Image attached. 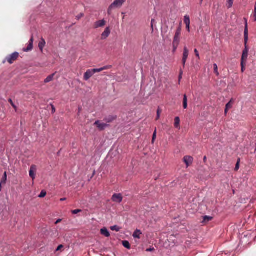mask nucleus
Listing matches in <instances>:
<instances>
[{
  "label": "nucleus",
  "instance_id": "nucleus-1",
  "mask_svg": "<svg viewBox=\"0 0 256 256\" xmlns=\"http://www.w3.org/2000/svg\"><path fill=\"white\" fill-rule=\"evenodd\" d=\"M245 20V26H244V48L242 51V54L241 58V61L242 62H246L248 56V47L247 43L248 42V23L246 19Z\"/></svg>",
  "mask_w": 256,
  "mask_h": 256
},
{
  "label": "nucleus",
  "instance_id": "nucleus-2",
  "mask_svg": "<svg viewBox=\"0 0 256 256\" xmlns=\"http://www.w3.org/2000/svg\"><path fill=\"white\" fill-rule=\"evenodd\" d=\"M126 0H114V1L109 6L108 9V14L110 16L112 10L116 8H119L122 7Z\"/></svg>",
  "mask_w": 256,
  "mask_h": 256
},
{
  "label": "nucleus",
  "instance_id": "nucleus-3",
  "mask_svg": "<svg viewBox=\"0 0 256 256\" xmlns=\"http://www.w3.org/2000/svg\"><path fill=\"white\" fill-rule=\"evenodd\" d=\"M181 30V26L180 24L176 32L172 43L180 44Z\"/></svg>",
  "mask_w": 256,
  "mask_h": 256
},
{
  "label": "nucleus",
  "instance_id": "nucleus-4",
  "mask_svg": "<svg viewBox=\"0 0 256 256\" xmlns=\"http://www.w3.org/2000/svg\"><path fill=\"white\" fill-rule=\"evenodd\" d=\"M18 56L19 54L17 52H14L12 54L6 57V60L9 64H12L14 61L17 60Z\"/></svg>",
  "mask_w": 256,
  "mask_h": 256
},
{
  "label": "nucleus",
  "instance_id": "nucleus-5",
  "mask_svg": "<svg viewBox=\"0 0 256 256\" xmlns=\"http://www.w3.org/2000/svg\"><path fill=\"white\" fill-rule=\"evenodd\" d=\"M36 170L37 168L36 165L31 166L29 171V175L32 180H34L36 178Z\"/></svg>",
  "mask_w": 256,
  "mask_h": 256
},
{
  "label": "nucleus",
  "instance_id": "nucleus-6",
  "mask_svg": "<svg viewBox=\"0 0 256 256\" xmlns=\"http://www.w3.org/2000/svg\"><path fill=\"white\" fill-rule=\"evenodd\" d=\"M94 74L93 69L88 70L84 74V79L87 81Z\"/></svg>",
  "mask_w": 256,
  "mask_h": 256
},
{
  "label": "nucleus",
  "instance_id": "nucleus-7",
  "mask_svg": "<svg viewBox=\"0 0 256 256\" xmlns=\"http://www.w3.org/2000/svg\"><path fill=\"white\" fill-rule=\"evenodd\" d=\"M106 24V22L104 20H100L96 22L94 24V28L96 29L98 28L104 27Z\"/></svg>",
  "mask_w": 256,
  "mask_h": 256
},
{
  "label": "nucleus",
  "instance_id": "nucleus-8",
  "mask_svg": "<svg viewBox=\"0 0 256 256\" xmlns=\"http://www.w3.org/2000/svg\"><path fill=\"white\" fill-rule=\"evenodd\" d=\"M193 158L190 156H185L183 158V160L184 162L186 164V168L188 167L190 165H191L193 162Z\"/></svg>",
  "mask_w": 256,
  "mask_h": 256
},
{
  "label": "nucleus",
  "instance_id": "nucleus-9",
  "mask_svg": "<svg viewBox=\"0 0 256 256\" xmlns=\"http://www.w3.org/2000/svg\"><path fill=\"white\" fill-rule=\"evenodd\" d=\"M112 200L114 202L120 203L122 200V196L120 194H115L112 196Z\"/></svg>",
  "mask_w": 256,
  "mask_h": 256
},
{
  "label": "nucleus",
  "instance_id": "nucleus-10",
  "mask_svg": "<svg viewBox=\"0 0 256 256\" xmlns=\"http://www.w3.org/2000/svg\"><path fill=\"white\" fill-rule=\"evenodd\" d=\"M94 124L100 130H103L108 126V125L106 124L100 123L99 120H96L94 123Z\"/></svg>",
  "mask_w": 256,
  "mask_h": 256
},
{
  "label": "nucleus",
  "instance_id": "nucleus-11",
  "mask_svg": "<svg viewBox=\"0 0 256 256\" xmlns=\"http://www.w3.org/2000/svg\"><path fill=\"white\" fill-rule=\"evenodd\" d=\"M110 30L109 27H107L105 28L104 32L101 35V39L102 40H106L110 34Z\"/></svg>",
  "mask_w": 256,
  "mask_h": 256
},
{
  "label": "nucleus",
  "instance_id": "nucleus-12",
  "mask_svg": "<svg viewBox=\"0 0 256 256\" xmlns=\"http://www.w3.org/2000/svg\"><path fill=\"white\" fill-rule=\"evenodd\" d=\"M188 56V50L186 47H184V52H183V56L182 59V62L184 66L185 65L186 59Z\"/></svg>",
  "mask_w": 256,
  "mask_h": 256
},
{
  "label": "nucleus",
  "instance_id": "nucleus-13",
  "mask_svg": "<svg viewBox=\"0 0 256 256\" xmlns=\"http://www.w3.org/2000/svg\"><path fill=\"white\" fill-rule=\"evenodd\" d=\"M184 22L186 25V28L190 32V19L188 16L186 15L184 16Z\"/></svg>",
  "mask_w": 256,
  "mask_h": 256
},
{
  "label": "nucleus",
  "instance_id": "nucleus-14",
  "mask_svg": "<svg viewBox=\"0 0 256 256\" xmlns=\"http://www.w3.org/2000/svg\"><path fill=\"white\" fill-rule=\"evenodd\" d=\"M46 45V42L43 38H40V40L38 44V48L41 52H42L43 49Z\"/></svg>",
  "mask_w": 256,
  "mask_h": 256
},
{
  "label": "nucleus",
  "instance_id": "nucleus-15",
  "mask_svg": "<svg viewBox=\"0 0 256 256\" xmlns=\"http://www.w3.org/2000/svg\"><path fill=\"white\" fill-rule=\"evenodd\" d=\"M112 66H104L102 68H94L93 69L94 71V74L96 73V72H100L104 70H108V69H109L110 68H111Z\"/></svg>",
  "mask_w": 256,
  "mask_h": 256
},
{
  "label": "nucleus",
  "instance_id": "nucleus-16",
  "mask_svg": "<svg viewBox=\"0 0 256 256\" xmlns=\"http://www.w3.org/2000/svg\"><path fill=\"white\" fill-rule=\"evenodd\" d=\"M101 234L104 236L106 237H109L110 232L106 228H103L100 230Z\"/></svg>",
  "mask_w": 256,
  "mask_h": 256
},
{
  "label": "nucleus",
  "instance_id": "nucleus-17",
  "mask_svg": "<svg viewBox=\"0 0 256 256\" xmlns=\"http://www.w3.org/2000/svg\"><path fill=\"white\" fill-rule=\"evenodd\" d=\"M54 74L50 75L48 76L44 80V83H48L52 80Z\"/></svg>",
  "mask_w": 256,
  "mask_h": 256
},
{
  "label": "nucleus",
  "instance_id": "nucleus-18",
  "mask_svg": "<svg viewBox=\"0 0 256 256\" xmlns=\"http://www.w3.org/2000/svg\"><path fill=\"white\" fill-rule=\"evenodd\" d=\"M142 234L140 230H136L133 234V237L134 238H140V236Z\"/></svg>",
  "mask_w": 256,
  "mask_h": 256
},
{
  "label": "nucleus",
  "instance_id": "nucleus-19",
  "mask_svg": "<svg viewBox=\"0 0 256 256\" xmlns=\"http://www.w3.org/2000/svg\"><path fill=\"white\" fill-rule=\"evenodd\" d=\"M212 219V217L210 216H204L203 217L202 223H206L210 221Z\"/></svg>",
  "mask_w": 256,
  "mask_h": 256
},
{
  "label": "nucleus",
  "instance_id": "nucleus-20",
  "mask_svg": "<svg viewBox=\"0 0 256 256\" xmlns=\"http://www.w3.org/2000/svg\"><path fill=\"white\" fill-rule=\"evenodd\" d=\"M187 102H188L187 96L186 94H184V100H183V108L184 109H186L188 107Z\"/></svg>",
  "mask_w": 256,
  "mask_h": 256
},
{
  "label": "nucleus",
  "instance_id": "nucleus-21",
  "mask_svg": "<svg viewBox=\"0 0 256 256\" xmlns=\"http://www.w3.org/2000/svg\"><path fill=\"white\" fill-rule=\"evenodd\" d=\"M180 120L178 117H176L174 118V126L176 128L180 127Z\"/></svg>",
  "mask_w": 256,
  "mask_h": 256
},
{
  "label": "nucleus",
  "instance_id": "nucleus-22",
  "mask_svg": "<svg viewBox=\"0 0 256 256\" xmlns=\"http://www.w3.org/2000/svg\"><path fill=\"white\" fill-rule=\"evenodd\" d=\"M122 245L124 247L127 248L128 249H130V246L129 242L127 240H124L122 242Z\"/></svg>",
  "mask_w": 256,
  "mask_h": 256
},
{
  "label": "nucleus",
  "instance_id": "nucleus-23",
  "mask_svg": "<svg viewBox=\"0 0 256 256\" xmlns=\"http://www.w3.org/2000/svg\"><path fill=\"white\" fill-rule=\"evenodd\" d=\"M7 180V176H6V172H4V176L2 179L0 184H5Z\"/></svg>",
  "mask_w": 256,
  "mask_h": 256
},
{
  "label": "nucleus",
  "instance_id": "nucleus-24",
  "mask_svg": "<svg viewBox=\"0 0 256 256\" xmlns=\"http://www.w3.org/2000/svg\"><path fill=\"white\" fill-rule=\"evenodd\" d=\"M110 228L111 230H115L116 232H119L120 230V228L116 225L110 226Z\"/></svg>",
  "mask_w": 256,
  "mask_h": 256
},
{
  "label": "nucleus",
  "instance_id": "nucleus-25",
  "mask_svg": "<svg viewBox=\"0 0 256 256\" xmlns=\"http://www.w3.org/2000/svg\"><path fill=\"white\" fill-rule=\"evenodd\" d=\"M33 48V45L31 44H28V46H27L26 48L24 49V52H28L31 50Z\"/></svg>",
  "mask_w": 256,
  "mask_h": 256
},
{
  "label": "nucleus",
  "instance_id": "nucleus-26",
  "mask_svg": "<svg viewBox=\"0 0 256 256\" xmlns=\"http://www.w3.org/2000/svg\"><path fill=\"white\" fill-rule=\"evenodd\" d=\"M232 106V100H231L226 106V109H230Z\"/></svg>",
  "mask_w": 256,
  "mask_h": 256
},
{
  "label": "nucleus",
  "instance_id": "nucleus-27",
  "mask_svg": "<svg viewBox=\"0 0 256 256\" xmlns=\"http://www.w3.org/2000/svg\"><path fill=\"white\" fill-rule=\"evenodd\" d=\"M214 72L216 74V76L219 75V73L218 72V68L216 64H214Z\"/></svg>",
  "mask_w": 256,
  "mask_h": 256
},
{
  "label": "nucleus",
  "instance_id": "nucleus-28",
  "mask_svg": "<svg viewBox=\"0 0 256 256\" xmlns=\"http://www.w3.org/2000/svg\"><path fill=\"white\" fill-rule=\"evenodd\" d=\"M46 192L45 190H42L40 194L38 196V197L40 198H44L46 196Z\"/></svg>",
  "mask_w": 256,
  "mask_h": 256
},
{
  "label": "nucleus",
  "instance_id": "nucleus-29",
  "mask_svg": "<svg viewBox=\"0 0 256 256\" xmlns=\"http://www.w3.org/2000/svg\"><path fill=\"white\" fill-rule=\"evenodd\" d=\"M178 45H179V44H178L172 43V47H173L172 52H176Z\"/></svg>",
  "mask_w": 256,
  "mask_h": 256
},
{
  "label": "nucleus",
  "instance_id": "nucleus-30",
  "mask_svg": "<svg viewBox=\"0 0 256 256\" xmlns=\"http://www.w3.org/2000/svg\"><path fill=\"white\" fill-rule=\"evenodd\" d=\"M8 102L10 104L12 105V106L15 109V110H16V106H15V104H14L12 100V99L10 98L8 99Z\"/></svg>",
  "mask_w": 256,
  "mask_h": 256
},
{
  "label": "nucleus",
  "instance_id": "nucleus-31",
  "mask_svg": "<svg viewBox=\"0 0 256 256\" xmlns=\"http://www.w3.org/2000/svg\"><path fill=\"white\" fill-rule=\"evenodd\" d=\"M227 1L228 4V8H230L232 6L234 0H227Z\"/></svg>",
  "mask_w": 256,
  "mask_h": 256
},
{
  "label": "nucleus",
  "instance_id": "nucleus-32",
  "mask_svg": "<svg viewBox=\"0 0 256 256\" xmlns=\"http://www.w3.org/2000/svg\"><path fill=\"white\" fill-rule=\"evenodd\" d=\"M156 129L155 130L154 134H153V135H152V143H154V140L156 138Z\"/></svg>",
  "mask_w": 256,
  "mask_h": 256
},
{
  "label": "nucleus",
  "instance_id": "nucleus-33",
  "mask_svg": "<svg viewBox=\"0 0 256 256\" xmlns=\"http://www.w3.org/2000/svg\"><path fill=\"white\" fill-rule=\"evenodd\" d=\"M246 62H242L241 61V62H240V65H241V67H242V72H244V64H246Z\"/></svg>",
  "mask_w": 256,
  "mask_h": 256
},
{
  "label": "nucleus",
  "instance_id": "nucleus-34",
  "mask_svg": "<svg viewBox=\"0 0 256 256\" xmlns=\"http://www.w3.org/2000/svg\"><path fill=\"white\" fill-rule=\"evenodd\" d=\"M84 16V14L80 13L79 14H78L77 16H76V19L77 20H80Z\"/></svg>",
  "mask_w": 256,
  "mask_h": 256
},
{
  "label": "nucleus",
  "instance_id": "nucleus-35",
  "mask_svg": "<svg viewBox=\"0 0 256 256\" xmlns=\"http://www.w3.org/2000/svg\"><path fill=\"white\" fill-rule=\"evenodd\" d=\"M82 212V210H79V209H77V210H73L72 211V214H78V212Z\"/></svg>",
  "mask_w": 256,
  "mask_h": 256
},
{
  "label": "nucleus",
  "instance_id": "nucleus-36",
  "mask_svg": "<svg viewBox=\"0 0 256 256\" xmlns=\"http://www.w3.org/2000/svg\"><path fill=\"white\" fill-rule=\"evenodd\" d=\"M194 52L195 53L196 56L198 58V60L200 59L199 53L196 49H194Z\"/></svg>",
  "mask_w": 256,
  "mask_h": 256
},
{
  "label": "nucleus",
  "instance_id": "nucleus-37",
  "mask_svg": "<svg viewBox=\"0 0 256 256\" xmlns=\"http://www.w3.org/2000/svg\"><path fill=\"white\" fill-rule=\"evenodd\" d=\"M239 168H240V164H239V162L238 161L236 164V166H235V168H234V170L236 171H237L238 169H239Z\"/></svg>",
  "mask_w": 256,
  "mask_h": 256
},
{
  "label": "nucleus",
  "instance_id": "nucleus-38",
  "mask_svg": "<svg viewBox=\"0 0 256 256\" xmlns=\"http://www.w3.org/2000/svg\"><path fill=\"white\" fill-rule=\"evenodd\" d=\"M160 110L159 109H158L157 110V116H156V120L159 119L160 116Z\"/></svg>",
  "mask_w": 256,
  "mask_h": 256
},
{
  "label": "nucleus",
  "instance_id": "nucleus-39",
  "mask_svg": "<svg viewBox=\"0 0 256 256\" xmlns=\"http://www.w3.org/2000/svg\"><path fill=\"white\" fill-rule=\"evenodd\" d=\"M33 42H34V38H33V36H32L30 40L29 44H31L32 45H33Z\"/></svg>",
  "mask_w": 256,
  "mask_h": 256
},
{
  "label": "nucleus",
  "instance_id": "nucleus-40",
  "mask_svg": "<svg viewBox=\"0 0 256 256\" xmlns=\"http://www.w3.org/2000/svg\"><path fill=\"white\" fill-rule=\"evenodd\" d=\"M33 42H34V38H33V36H32L30 40L29 44H31L32 45H33Z\"/></svg>",
  "mask_w": 256,
  "mask_h": 256
},
{
  "label": "nucleus",
  "instance_id": "nucleus-41",
  "mask_svg": "<svg viewBox=\"0 0 256 256\" xmlns=\"http://www.w3.org/2000/svg\"><path fill=\"white\" fill-rule=\"evenodd\" d=\"M115 119L114 118H108V120H106V121L108 122H110L113 121Z\"/></svg>",
  "mask_w": 256,
  "mask_h": 256
},
{
  "label": "nucleus",
  "instance_id": "nucleus-42",
  "mask_svg": "<svg viewBox=\"0 0 256 256\" xmlns=\"http://www.w3.org/2000/svg\"><path fill=\"white\" fill-rule=\"evenodd\" d=\"M182 72L181 70L180 72V75H179V78H178V81H179V82H180V79L182 78Z\"/></svg>",
  "mask_w": 256,
  "mask_h": 256
},
{
  "label": "nucleus",
  "instance_id": "nucleus-43",
  "mask_svg": "<svg viewBox=\"0 0 256 256\" xmlns=\"http://www.w3.org/2000/svg\"><path fill=\"white\" fill-rule=\"evenodd\" d=\"M63 248V246L62 245H60L58 246V247L57 248L56 250V251H58L59 250H60V248Z\"/></svg>",
  "mask_w": 256,
  "mask_h": 256
},
{
  "label": "nucleus",
  "instance_id": "nucleus-44",
  "mask_svg": "<svg viewBox=\"0 0 256 256\" xmlns=\"http://www.w3.org/2000/svg\"><path fill=\"white\" fill-rule=\"evenodd\" d=\"M154 250V248H148L146 249V252H152Z\"/></svg>",
  "mask_w": 256,
  "mask_h": 256
},
{
  "label": "nucleus",
  "instance_id": "nucleus-45",
  "mask_svg": "<svg viewBox=\"0 0 256 256\" xmlns=\"http://www.w3.org/2000/svg\"><path fill=\"white\" fill-rule=\"evenodd\" d=\"M154 20H152L151 22V28L152 30H153V22H154Z\"/></svg>",
  "mask_w": 256,
  "mask_h": 256
},
{
  "label": "nucleus",
  "instance_id": "nucleus-46",
  "mask_svg": "<svg viewBox=\"0 0 256 256\" xmlns=\"http://www.w3.org/2000/svg\"><path fill=\"white\" fill-rule=\"evenodd\" d=\"M62 221L61 219H58L55 222L56 224H58Z\"/></svg>",
  "mask_w": 256,
  "mask_h": 256
},
{
  "label": "nucleus",
  "instance_id": "nucleus-47",
  "mask_svg": "<svg viewBox=\"0 0 256 256\" xmlns=\"http://www.w3.org/2000/svg\"><path fill=\"white\" fill-rule=\"evenodd\" d=\"M56 112L55 108L54 106H52V112Z\"/></svg>",
  "mask_w": 256,
  "mask_h": 256
},
{
  "label": "nucleus",
  "instance_id": "nucleus-48",
  "mask_svg": "<svg viewBox=\"0 0 256 256\" xmlns=\"http://www.w3.org/2000/svg\"><path fill=\"white\" fill-rule=\"evenodd\" d=\"M228 110L229 109H226V108L225 110H224V113L226 114H227Z\"/></svg>",
  "mask_w": 256,
  "mask_h": 256
},
{
  "label": "nucleus",
  "instance_id": "nucleus-49",
  "mask_svg": "<svg viewBox=\"0 0 256 256\" xmlns=\"http://www.w3.org/2000/svg\"><path fill=\"white\" fill-rule=\"evenodd\" d=\"M66 200V198H62L60 199V201H64V200Z\"/></svg>",
  "mask_w": 256,
  "mask_h": 256
},
{
  "label": "nucleus",
  "instance_id": "nucleus-50",
  "mask_svg": "<svg viewBox=\"0 0 256 256\" xmlns=\"http://www.w3.org/2000/svg\"><path fill=\"white\" fill-rule=\"evenodd\" d=\"M206 156H204V160L206 161Z\"/></svg>",
  "mask_w": 256,
  "mask_h": 256
},
{
  "label": "nucleus",
  "instance_id": "nucleus-51",
  "mask_svg": "<svg viewBox=\"0 0 256 256\" xmlns=\"http://www.w3.org/2000/svg\"><path fill=\"white\" fill-rule=\"evenodd\" d=\"M202 0H200V4H202Z\"/></svg>",
  "mask_w": 256,
  "mask_h": 256
}]
</instances>
